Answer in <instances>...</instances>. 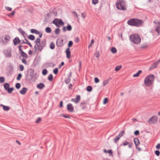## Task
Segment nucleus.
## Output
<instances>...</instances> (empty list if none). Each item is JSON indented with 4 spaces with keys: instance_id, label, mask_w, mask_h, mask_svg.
I'll list each match as a JSON object with an SVG mask.
<instances>
[{
    "instance_id": "14",
    "label": "nucleus",
    "mask_w": 160,
    "mask_h": 160,
    "mask_svg": "<svg viewBox=\"0 0 160 160\" xmlns=\"http://www.w3.org/2000/svg\"><path fill=\"white\" fill-rule=\"evenodd\" d=\"M67 109L68 110L71 112H72L73 110V107L71 103H69L67 105Z\"/></svg>"
},
{
    "instance_id": "31",
    "label": "nucleus",
    "mask_w": 160,
    "mask_h": 160,
    "mask_svg": "<svg viewBox=\"0 0 160 160\" xmlns=\"http://www.w3.org/2000/svg\"><path fill=\"white\" fill-rule=\"evenodd\" d=\"M117 49L114 47H112L111 49V51L113 53H116L117 52Z\"/></svg>"
},
{
    "instance_id": "12",
    "label": "nucleus",
    "mask_w": 160,
    "mask_h": 160,
    "mask_svg": "<svg viewBox=\"0 0 160 160\" xmlns=\"http://www.w3.org/2000/svg\"><path fill=\"white\" fill-rule=\"evenodd\" d=\"M63 40L60 38L57 39L56 42V44L58 47H61L63 45Z\"/></svg>"
},
{
    "instance_id": "52",
    "label": "nucleus",
    "mask_w": 160,
    "mask_h": 160,
    "mask_svg": "<svg viewBox=\"0 0 160 160\" xmlns=\"http://www.w3.org/2000/svg\"><path fill=\"white\" fill-rule=\"evenodd\" d=\"M155 153L156 155L158 156L160 155V152L158 150H156L155 152Z\"/></svg>"
},
{
    "instance_id": "41",
    "label": "nucleus",
    "mask_w": 160,
    "mask_h": 160,
    "mask_svg": "<svg viewBox=\"0 0 160 160\" xmlns=\"http://www.w3.org/2000/svg\"><path fill=\"white\" fill-rule=\"evenodd\" d=\"M21 86V84L20 83H17L15 85V87L16 88L19 89L20 88Z\"/></svg>"
},
{
    "instance_id": "9",
    "label": "nucleus",
    "mask_w": 160,
    "mask_h": 160,
    "mask_svg": "<svg viewBox=\"0 0 160 160\" xmlns=\"http://www.w3.org/2000/svg\"><path fill=\"white\" fill-rule=\"evenodd\" d=\"M154 23L156 27L155 31L158 33V35H159L160 33V22L158 20H155L154 21Z\"/></svg>"
},
{
    "instance_id": "11",
    "label": "nucleus",
    "mask_w": 160,
    "mask_h": 160,
    "mask_svg": "<svg viewBox=\"0 0 160 160\" xmlns=\"http://www.w3.org/2000/svg\"><path fill=\"white\" fill-rule=\"evenodd\" d=\"M160 62V59L154 62L150 67L149 69L151 70L157 68L158 64Z\"/></svg>"
},
{
    "instance_id": "33",
    "label": "nucleus",
    "mask_w": 160,
    "mask_h": 160,
    "mask_svg": "<svg viewBox=\"0 0 160 160\" xmlns=\"http://www.w3.org/2000/svg\"><path fill=\"white\" fill-rule=\"evenodd\" d=\"M20 53H21L22 56L26 58H28V56H27V54L25 53L23 51L22 52H21Z\"/></svg>"
},
{
    "instance_id": "51",
    "label": "nucleus",
    "mask_w": 160,
    "mask_h": 160,
    "mask_svg": "<svg viewBox=\"0 0 160 160\" xmlns=\"http://www.w3.org/2000/svg\"><path fill=\"white\" fill-rule=\"evenodd\" d=\"M58 69L57 68H55L53 70V72L55 74H57L58 73Z\"/></svg>"
},
{
    "instance_id": "19",
    "label": "nucleus",
    "mask_w": 160,
    "mask_h": 160,
    "mask_svg": "<svg viewBox=\"0 0 160 160\" xmlns=\"http://www.w3.org/2000/svg\"><path fill=\"white\" fill-rule=\"evenodd\" d=\"M45 87V85L43 83H40L39 84H38L37 86V88L40 89H42L43 88Z\"/></svg>"
},
{
    "instance_id": "61",
    "label": "nucleus",
    "mask_w": 160,
    "mask_h": 160,
    "mask_svg": "<svg viewBox=\"0 0 160 160\" xmlns=\"http://www.w3.org/2000/svg\"><path fill=\"white\" fill-rule=\"evenodd\" d=\"M85 16H86V13H82L81 14V17L83 18H85Z\"/></svg>"
},
{
    "instance_id": "17",
    "label": "nucleus",
    "mask_w": 160,
    "mask_h": 160,
    "mask_svg": "<svg viewBox=\"0 0 160 160\" xmlns=\"http://www.w3.org/2000/svg\"><path fill=\"white\" fill-rule=\"evenodd\" d=\"M87 104L85 102H81L80 103V106L83 109H85L87 108Z\"/></svg>"
},
{
    "instance_id": "50",
    "label": "nucleus",
    "mask_w": 160,
    "mask_h": 160,
    "mask_svg": "<svg viewBox=\"0 0 160 160\" xmlns=\"http://www.w3.org/2000/svg\"><path fill=\"white\" fill-rule=\"evenodd\" d=\"M72 44H73L72 42V41H69V42H68V46L69 47H71L72 46Z\"/></svg>"
},
{
    "instance_id": "59",
    "label": "nucleus",
    "mask_w": 160,
    "mask_h": 160,
    "mask_svg": "<svg viewBox=\"0 0 160 160\" xmlns=\"http://www.w3.org/2000/svg\"><path fill=\"white\" fill-rule=\"evenodd\" d=\"M70 78H69L68 79H66V80H65V82L66 83L68 84V83H69V82H70Z\"/></svg>"
},
{
    "instance_id": "57",
    "label": "nucleus",
    "mask_w": 160,
    "mask_h": 160,
    "mask_svg": "<svg viewBox=\"0 0 160 160\" xmlns=\"http://www.w3.org/2000/svg\"><path fill=\"white\" fill-rule=\"evenodd\" d=\"M99 81V79L97 78H94V82L96 83H98Z\"/></svg>"
},
{
    "instance_id": "38",
    "label": "nucleus",
    "mask_w": 160,
    "mask_h": 160,
    "mask_svg": "<svg viewBox=\"0 0 160 160\" xmlns=\"http://www.w3.org/2000/svg\"><path fill=\"white\" fill-rule=\"evenodd\" d=\"M60 29L59 28H56L55 30V33L56 34H58L60 33Z\"/></svg>"
},
{
    "instance_id": "44",
    "label": "nucleus",
    "mask_w": 160,
    "mask_h": 160,
    "mask_svg": "<svg viewBox=\"0 0 160 160\" xmlns=\"http://www.w3.org/2000/svg\"><path fill=\"white\" fill-rule=\"evenodd\" d=\"M15 13V11H13L12 13L8 14V16L9 17L11 18L12 17V16H13L14 15Z\"/></svg>"
},
{
    "instance_id": "39",
    "label": "nucleus",
    "mask_w": 160,
    "mask_h": 160,
    "mask_svg": "<svg viewBox=\"0 0 160 160\" xmlns=\"http://www.w3.org/2000/svg\"><path fill=\"white\" fill-rule=\"evenodd\" d=\"M14 90V88H9L8 89L7 91L8 93H11L12 92V91Z\"/></svg>"
},
{
    "instance_id": "24",
    "label": "nucleus",
    "mask_w": 160,
    "mask_h": 160,
    "mask_svg": "<svg viewBox=\"0 0 160 160\" xmlns=\"http://www.w3.org/2000/svg\"><path fill=\"white\" fill-rule=\"evenodd\" d=\"M4 87L5 89L7 91L8 89L9 88V83H6L4 84Z\"/></svg>"
},
{
    "instance_id": "48",
    "label": "nucleus",
    "mask_w": 160,
    "mask_h": 160,
    "mask_svg": "<svg viewBox=\"0 0 160 160\" xmlns=\"http://www.w3.org/2000/svg\"><path fill=\"white\" fill-rule=\"evenodd\" d=\"M98 0H92V3L95 5L98 3Z\"/></svg>"
},
{
    "instance_id": "46",
    "label": "nucleus",
    "mask_w": 160,
    "mask_h": 160,
    "mask_svg": "<svg viewBox=\"0 0 160 160\" xmlns=\"http://www.w3.org/2000/svg\"><path fill=\"white\" fill-rule=\"evenodd\" d=\"M19 68H20V71H22L24 70V68L23 66L22 65H20Z\"/></svg>"
},
{
    "instance_id": "16",
    "label": "nucleus",
    "mask_w": 160,
    "mask_h": 160,
    "mask_svg": "<svg viewBox=\"0 0 160 160\" xmlns=\"http://www.w3.org/2000/svg\"><path fill=\"white\" fill-rule=\"evenodd\" d=\"M14 44L15 45H16L17 43H20L21 41L19 40L18 38L16 37L13 40Z\"/></svg>"
},
{
    "instance_id": "13",
    "label": "nucleus",
    "mask_w": 160,
    "mask_h": 160,
    "mask_svg": "<svg viewBox=\"0 0 160 160\" xmlns=\"http://www.w3.org/2000/svg\"><path fill=\"white\" fill-rule=\"evenodd\" d=\"M80 95H78L76 98L72 99L71 101L75 103H78L80 100Z\"/></svg>"
},
{
    "instance_id": "28",
    "label": "nucleus",
    "mask_w": 160,
    "mask_h": 160,
    "mask_svg": "<svg viewBox=\"0 0 160 160\" xmlns=\"http://www.w3.org/2000/svg\"><path fill=\"white\" fill-rule=\"evenodd\" d=\"M94 55L96 58H98L100 56V53L99 51H96L94 53Z\"/></svg>"
},
{
    "instance_id": "25",
    "label": "nucleus",
    "mask_w": 160,
    "mask_h": 160,
    "mask_svg": "<svg viewBox=\"0 0 160 160\" xmlns=\"http://www.w3.org/2000/svg\"><path fill=\"white\" fill-rule=\"evenodd\" d=\"M109 80V79L108 78L106 80L103 81L102 82L103 85L104 86H105L108 83Z\"/></svg>"
},
{
    "instance_id": "20",
    "label": "nucleus",
    "mask_w": 160,
    "mask_h": 160,
    "mask_svg": "<svg viewBox=\"0 0 160 160\" xmlns=\"http://www.w3.org/2000/svg\"><path fill=\"white\" fill-rule=\"evenodd\" d=\"M27 91V89L26 88H23L20 91V93L22 95L25 94Z\"/></svg>"
},
{
    "instance_id": "32",
    "label": "nucleus",
    "mask_w": 160,
    "mask_h": 160,
    "mask_svg": "<svg viewBox=\"0 0 160 160\" xmlns=\"http://www.w3.org/2000/svg\"><path fill=\"white\" fill-rule=\"evenodd\" d=\"M25 43L27 44L28 45H29L31 47H32V45L28 41V40L27 39H25Z\"/></svg>"
},
{
    "instance_id": "56",
    "label": "nucleus",
    "mask_w": 160,
    "mask_h": 160,
    "mask_svg": "<svg viewBox=\"0 0 160 160\" xmlns=\"http://www.w3.org/2000/svg\"><path fill=\"white\" fill-rule=\"evenodd\" d=\"M94 41L93 39H92L91 41V44L88 46V48H89L94 43Z\"/></svg>"
},
{
    "instance_id": "1",
    "label": "nucleus",
    "mask_w": 160,
    "mask_h": 160,
    "mask_svg": "<svg viewBox=\"0 0 160 160\" xmlns=\"http://www.w3.org/2000/svg\"><path fill=\"white\" fill-rule=\"evenodd\" d=\"M35 43L34 48L36 51H41L43 48L46 46V41L43 40L41 41L39 38H38L35 41Z\"/></svg>"
},
{
    "instance_id": "6",
    "label": "nucleus",
    "mask_w": 160,
    "mask_h": 160,
    "mask_svg": "<svg viewBox=\"0 0 160 160\" xmlns=\"http://www.w3.org/2000/svg\"><path fill=\"white\" fill-rule=\"evenodd\" d=\"M52 23L55 24L57 27H60L64 25V23L62 19L55 18L52 21Z\"/></svg>"
},
{
    "instance_id": "60",
    "label": "nucleus",
    "mask_w": 160,
    "mask_h": 160,
    "mask_svg": "<svg viewBox=\"0 0 160 160\" xmlns=\"http://www.w3.org/2000/svg\"><path fill=\"white\" fill-rule=\"evenodd\" d=\"M41 118H39L36 121V122L37 123H38L41 122Z\"/></svg>"
},
{
    "instance_id": "3",
    "label": "nucleus",
    "mask_w": 160,
    "mask_h": 160,
    "mask_svg": "<svg viewBox=\"0 0 160 160\" xmlns=\"http://www.w3.org/2000/svg\"><path fill=\"white\" fill-rule=\"evenodd\" d=\"M155 77L154 75L151 74L147 76L144 79V84L148 87L151 86L154 83Z\"/></svg>"
},
{
    "instance_id": "21",
    "label": "nucleus",
    "mask_w": 160,
    "mask_h": 160,
    "mask_svg": "<svg viewBox=\"0 0 160 160\" xmlns=\"http://www.w3.org/2000/svg\"><path fill=\"white\" fill-rule=\"evenodd\" d=\"M134 142L136 147H137V146L140 144L139 140L137 138H134Z\"/></svg>"
},
{
    "instance_id": "22",
    "label": "nucleus",
    "mask_w": 160,
    "mask_h": 160,
    "mask_svg": "<svg viewBox=\"0 0 160 160\" xmlns=\"http://www.w3.org/2000/svg\"><path fill=\"white\" fill-rule=\"evenodd\" d=\"M0 106L2 107L3 110L6 111H8L10 109V108L9 107L4 106L2 104H1L0 105Z\"/></svg>"
},
{
    "instance_id": "63",
    "label": "nucleus",
    "mask_w": 160,
    "mask_h": 160,
    "mask_svg": "<svg viewBox=\"0 0 160 160\" xmlns=\"http://www.w3.org/2000/svg\"><path fill=\"white\" fill-rule=\"evenodd\" d=\"M132 144L133 143H129V144H128V147L130 148H131L132 147Z\"/></svg>"
},
{
    "instance_id": "10",
    "label": "nucleus",
    "mask_w": 160,
    "mask_h": 160,
    "mask_svg": "<svg viewBox=\"0 0 160 160\" xmlns=\"http://www.w3.org/2000/svg\"><path fill=\"white\" fill-rule=\"evenodd\" d=\"M158 121V118L156 116H152L150 118L148 121V122L150 124H156Z\"/></svg>"
},
{
    "instance_id": "8",
    "label": "nucleus",
    "mask_w": 160,
    "mask_h": 160,
    "mask_svg": "<svg viewBox=\"0 0 160 160\" xmlns=\"http://www.w3.org/2000/svg\"><path fill=\"white\" fill-rule=\"evenodd\" d=\"M10 39V37L8 35H5L2 38V42L4 44L8 43Z\"/></svg>"
},
{
    "instance_id": "23",
    "label": "nucleus",
    "mask_w": 160,
    "mask_h": 160,
    "mask_svg": "<svg viewBox=\"0 0 160 160\" xmlns=\"http://www.w3.org/2000/svg\"><path fill=\"white\" fill-rule=\"evenodd\" d=\"M31 32L32 33H35L36 34H40V32L38 30L35 29H32L31 30Z\"/></svg>"
},
{
    "instance_id": "43",
    "label": "nucleus",
    "mask_w": 160,
    "mask_h": 160,
    "mask_svg": "<svg viewBox=\"0 0 160 160\" xmlns=\"http://www.w3.org/2000/svg\"><path fill=\"white\" fill-rule=\"evenodd\" d=\"M5 79L3 77H0V83H2L4 82Z\"/></svg>"
},
{
    "instance_id": "40",
    "label": "nucleus",
    "mask_w": 160,
    "mask_h": 160,
    "mask_svg": "<svg viewBox=\"0 0 160 160\" xmlns=\"http://www.w3.org/2000/svg\"><path fill=\"white\" fill-rule=\"evenodd\" d=\"M92 90V88L90 86H88L87 87V90L88 92H91Z\"/></svg>"
},
{
    "instance_id": "2",
    "label": "nucleus",
    "mask_w": 160,
    "mask_h": 160,
    "mask_svg": "<svg viewBox=\"0 0 160 160\" xmlns=\"http://www.w3.org/2000/svg\"><path fill=\"white\" fill-rule=\"evenodd\" d=\"M143 22V21L136 18H131L127 22L128 24L131 26L139 27L141 26Z\"/></svg>"
},
{
    "instance_id": "30",
    "label": "nucleus",
    "mask_w": 160,
    "mask_h": 160,
    "mask_svg": "<svg viewBox=\"0 0 160 160\" xmlns=\"http://www.w3.org/2000/svg\"><path fill=\"white\" fill-rule=\"evenodd\" d=\"M35 37L32 35H30L28 37V38L32 40H33L35 39Z\"/></svg>"
},
{
    "instance_id": "18",
    "label": "nucleus",
    "mask_w": 160,
    "mask_h": 160,
    "mask_svg": "<svg viewBox=\"0 0 160 160\" xmlns=\"http://www.w3.org/2000/svg\"><path fill=\"white\" fill-rule=\"evenodd\" d=\"M18 30L22 34V35L23 36V37L25 38L27 36V35L25 32L21 28H19Z\"/></svg>"
},
{
    "instance_id": "58",
    "label": "nucleus",
    "mask_w": 160,
    "mask_h": 160,
    "mask_svg": "<svg viewBox=\"0 0 160 160\" xmlns=\"http://www.w3.org/2000/svg\"><path fill=\"white\" fill-rule=\"evenodd\" d=\"M72 13L74 15L76 18H78V15H77L76 12H72Z\"/></svg>"
},
{
    "instance_id": "34",
    "label": "nucleus",
    "mask_w": 160,
    "mask_h": 160,
    "mask_svg": "<svg viewBox=\"0 0 160 160\" xmlns=\"http://www.w3.org/2000/svg\"><path fill=\"white\" fill-rule=\"evenodd\" d=\"M52 79L53 76L52 74H50L48 77V79L50 81H52Z\"/></svg>"
},
{
    "instance_id": "36",
    "label": "nucleus",
    "mask_w": 160,
    "mask_h": 160,
    "mask_svg": "<svg viewBox=\"0 0 160 160\" xmlns=\"http://www.w3.org/2000/svg\"><path fill=\"white\" fill-rule=\"evenodd\" d=\"M122 68V66L121 65L118 66H117L115 68V70L116 71H118L120 70Z\"/></svg>"
},
{
    "instance_id": "7",
    "label": "nucleus",
    "mask_w": 160,
    "mask_h": 160,
    "mask_svg": "<svg viewBox=\"0 0 160 160\" xmlns=\"http://www.w3.org/2000/svg\"><path fill=\"white\" fill-rule=\"evenodd\" d=\"M3 53L6 58H9L12 57V50L10 48H8L4 50Z\"/></svg>"
},
{
    "instance_id": "64",
    "label": "nucleus",
    "mask_w": 160,
    "mask_h": 160,
    "mask_svg": "<svg viewBox=\"0 0 160 160\" xmlns=\"http://www.w3.org/2000/svg\"><path fill=\"white\" fill-rule=\"evenodd\" d=\"M156 148L159 149L160 148V143L158 144L156 146Z\"/></svg>"
},
{
    "instance_id": "4",
    "label": "nucleus",
    "mask_w": 160,
    "mask_h": 160,
    "mask_svg": "<svg viewBox=\"0 0 160 160\" xmlns=\"http://www.w3.org/2000/svg\"><path fill=\"white\" fill-rule=\"evenodd\" d=\"M126 2L124 0H118L116 2V7L118 10H124L126 9Z\"/></svg>"
},
{
    "instance_id": "26",
    "label": "nucleus",
    "mask_w": 160,
    "mask_h": 160,
    "mask_svg": "<svg viewBox=\"0 0 160 160\" xmlns=\"http://www.w3.org/2000/svg\"><path fill=\"white\" fill-rule=\"evenodd\" d=\"M142 71L141 70H139V71L136 73L134 74L133 75V77H138L140 73L142 72Z\"/></svg>"
},
{
    "instance_id": "47",
    "label": "nucleus",
    "mask_w": 160,
    "mask_h": 160,
    "mask_svg": "<svg viewBox=\"0 0 160 160\" xmlns=\"http://www.w3.org/2000/svg\"><path fill=\"white\" fill-rule=\"evenodd\" d=\"M129 144V142L127 141H124L123 144L122 145L124 146H126V145H128Z\"/></svg>"
},
{
    "instance_id": "62",
    "label": "nucleus",
    "mask_w": 160,
    "mask_h": 160,
    "mask_svg": "<svg viewBox=\"0 0 160 160\" xmlns=\"http://www.w3.org/2000/svg\"><path fill=\"white\" fill-rule=\"evenodd\" d=\"M134 134L136 135H138L139 134V131L138 130H136L134 132Z\"/></svg>"
},
{
    "instance_id": "27",
    "label": "nucleus",
    "mask_w": 160,
    "mask_h": 160,
    "mask_svg": "<svg viewBox=\"0 0 160 160\" xmlns=\"http://www.w3.org/2000/svg\"><path fill=\"white\" fill-rule=\"evenodd\" d=\"M45 32L48 33H51V28L49 27H47L45 29Z\"/></svg>"
},
{
    "instance_id": "53",
    "label": "nucleus",
    "mask_w": 160,
    "mask_h": 160,
    "mask_svg": "<svg viewBox=\"0 0 160 160\" xmlns=\"http://www.w3.org/2000/svg\"><path fill=\"white\" fill-rule=\"evenodd\" d=\"M108 102V99L107 98H105L103 100V103L105 104Z\"/></svg>"
},
{
    "instance_id": "45",
    "label": "nucleus",
    "mask_w": 160,
    "mask_h": 160,
    "mask_svg": "<svg viewBox=\"0 0 160 160\" xmlns=\"http://www.w3.org/2000/svg\"><path fill=\"white\" fill-rule=\"evenodd\" d=\"M22 77V74L21 73H19L18 75V77L17 78V79L18 80H19L21 79Z\"/></svg>"
},
{
    "instance_id": "55",
    "label": "nucleus",
    "mask_w": 160,
    "mask_h": 160,
    "mask_svg": "<svg viewBox=\"0 0 160 160\" xmlns=\"http://www.w3.org/2000/svg\"><path fill=\"white\" fill-rule=\"evenodd\" d=\"M22 46H22L20 45L18 47L19 51L20 53H21V52H23V51H22V48H21V47H22Z\"/></svg>"
},
{
    "instance_id": "54",
    "label": "nucleus",
    "mask_w": 160,
    "mask_h": 160,
    "mask_svg": "<svg viewBox=\"0 0 160 160\" xmlns=\"http://www.w3.org/2000/svg\"><path fill=\"white\" fill-rule=\"evenodd\" d=\"M5 8L7 11H11L12 10V8H11L8 7H5Z\"/></svg>"
},
{
    "instance_id": "15",
    "label": "nucleus",
    "mask_w": 160,
    "mask_h": 160,
    "mask_svg": "<svg viewBox=\"0 0 160 160\" xmlns=\"http://www.w3.org/2000/svg\"><path fill=\"white\" fill-rule=\"evenodd\" d=\"M66 53L67 58H69L70 57L71 52L69 48H67L66 50Z\"/></svg>"
},
{
    "instance_id": "42",
    "label": "nucleus",
    "mask_w": 160,
    "mask_h": 160,
    "mask_svg": "<svg viewBox=\"0 0 160 160\" xmlns=\"http://www.w3.org/2000/svg\"><path fill=\"white\" fill-rule=\"evenodd\" d=\"M72 29V27L71 25H68L67 27V30L68 31H70Z\"/></svg>"
},
{
    "instance_id": "49",
    "label": "nucleus",
    "mask_w": 160,
    "mask_h": 160,
    "mask_svg": "<svg viewBox=\"0 0 160 160\" xmlns=\"http://www.w3.org/2000/svg\"><path fill=\"white\" fill-rule=\"evenodd\" d=\"M124 134V131H122L118 135V136L119 137H121Z\"/></svg>"
},
{
    "instance_id": "29",
    "label": "nucleus",
    "mask_w": 160,
    "mask_h": 160,
    "mask_svg": "<svg viewBox=\"0 0 160 160\" xmlns=\"http://www.w3.org/2000/svg\"><path fill=\"white\" fill-rule=\"evenodd\" d=\"M50 48L52 49H53L55 48V44L53 43V42H52L50 43Z\"/></svg>"
},
{
    "instance_id": "35",
    "label": "nucleus",
    "mask_w": 160,
    "mask_h": 160,
    "mask_svg": "<svg viewBox=\"0 0 160 160\" xmlns=\"http://www.w3.org/2000/svg\"><path fill=\"white\" fill-rule=\"evenodd\" d=\"M48 73V71L46 69H44L42 71V74L43 75H46Z\"/></svg>"
},
{
    "instance_id": "37",
    "label": "nucleus",
    "mask_w": 160,
    "mask_h": 160,
    "mask_svg": "<svg viewBox=\"0 0 160 160\" xmlns=\"http://www.w3.org/2000/svg\"><path fill=\"white\" fill-rule=\"evenodd\" d=\"M120 137H119L118 136H116L115 139H114V142L116 143L120 139Z\"/></svg>"
},
{
    "instance_id": "5",
    "label": "nucleus",
    "mask_w": 160,
    "mask_h": 160,
    "mask_svg": "<svg viewBox=\"0 0 160 160\" xmlns=\"http://www.w3.org/2000/svg\"><path fill=\"white\" fill-rule=\"evenodd\" d=\"M130 41L135 44H138L141 42V39L139 36L137 34L131 35L129 37Z\"/></svg>"
}]
</instances>
